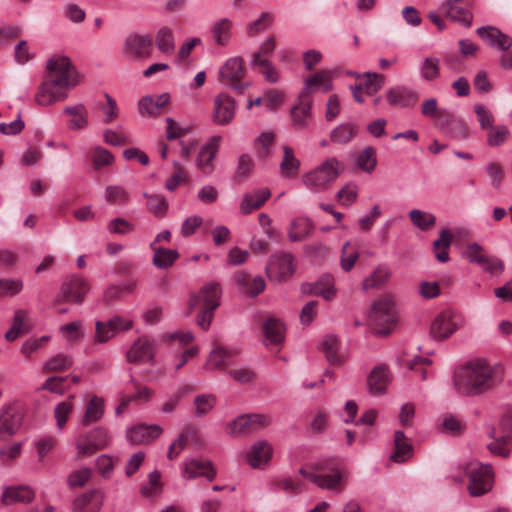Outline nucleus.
<instances>
[{
    "mask_svg": "<svg viewBox=\"0 0 512 512\" xmlns=\"http://www.w3.org/2000/svg\"><path fill=\"white\" fill-rule=\"evenodd\" d=\"M504 378V367L477 358L468 361L454 374L453 384L458 394L477 397L497 389Z\"/></svg>",
    "mask_w": 512,
    "mask_h": 512,
    "instance_id": "1",
    "label": "nucleus"
},
{
    "mask_svg": "<svg viewBox=\"0 0 512 512\" xmlns=\"http://www.w3.org/2000/svg\"><path fill=\"white\" fill-rule=\"evenodd\" d=\"M46 67L48 75L35 95V102L42 106L65 100L67 90L77 85V73L68 57L56 55L48 60Z\"/></svg>",
    "mask_w": 512,
    "mask_h": 512,
    "instance_id": "2",
    "label": "nucleus"
},
{
    "mask_svg": "<svg viewBox=\"0 0 512 512\" xmlns=\"http://www.w3.org/2000/svg\"><path fill=\"white\" fill-rule=\"evenodd\" d=\"M343 171L335 157L328 158L320 166L303 175L304 185L313 192L325 191Z\"/></svg>",
    "mask_w": 512,
    "mask_h": 512,
    "instance_id": "3",
    "label": "nucleus"
},
{
    "mask_svg": "<svg viewBox=\"0 0 512 512\" xmlns=\"http://www.w3.org/2000/svg\"><path fill=\"white\" fill-rule=\"evenodd\" d=\"M463 470L469 479L468 490L472 496H481L491 489L493 482L491 465L471 461L464 466Z\"/></svg>",
    "mask_w": 512,
    "mask_h": 512,
    "instance_id": "4",
    "label": "nucleus"
},
{
    "mask_svg": "<svg viewBox=\"0 0 512 512\" xmlns=\"http://www.w3.org/2000/svg\"><path fill=\"white\" fill-rule=\"evenodd\" d=\"M90 290L88 281L80 275H68L61 284L60 292L55 296L53 305L63 303L81 304Z\"/></svg>",
    "mask_w": 512,
    "mask_h": 512,
    "instance_id": "5",
    "label": "nucleus"
},
{
    "mask_svg": "<svg viewBox=\"0 0 512 512\" xmlns=\"http://www.w3.org/2000/svg\"><path fill=\"white\" fill-rule=\"evenodd\" d=\"M24 409L20 403L5 404L0 408V441L12 438L21 428Z\"/></svg>",
    "mask_w": 512,
    "mask_h": 512,
    "instance_id": "6",
    "label": "nucleus"
},
{
    "mask_svg": "<svg viewBox=\"0 0 512 512\" xmlns=\"http://www.w3.org/2000/svg\"><path fill=\"white\" fill-rule=\"evenodd\" d=\"M245 74L244 60L242 57L236 56L229 58L221 66L219 80L236 92L243 93L250 86L249 82H241Z\"/></svg>",
    "mask_w": 512,
    "mask_h": 512,
    "instance_id": "7",
    "label": "nucleus"
},
{
    "mask_svg": "<svg viewBox=\"0 0 512 512\" xmlns=\"http://www.w3.org/2000/svg\"><path fill=\"white\" fill-rule=\"evenodd\" d=\"M369 317L374 325L379 327L376 329L378 334H388L396 321L393 301L389 297L379 299L374 303Z\"/></svg>",
    "mask_w": 512,
    "mask_h": 512,
    "instance_id": "8",
    "label": "nucleus"
},
{
    "mask_svg": "<svg viewBox=\"0 0 512 512\" xmlns=\"http://www.w3.org/2000/svg\"><path fill=\"white\" fill-rule=\"evenodd\" d=\"M293 261V255L283 251L271 255L266 265L267 277L275 282L285 281L295 272Z\"/></svg>",
    "mask_w": 512,
    "mask_h": 512,
    "instance_id": "9",
    "label": "nucleus"
},
{
    "mask_svg": "<svg viewBox=\"0 0 512 512\" xmlns=\"http://www.w3.org/2000/svg\"><path fill=\"white\" fill-rule=\"evenodd\" d=\"M110 439L111 437L107 429L103 427H98L80 436L76 444L78 456L92 455L96 451L106 448L110 443Z\"/></svg>",
    "mask_w": 512,
    "mask_h": 512,
    "instance_id": "10",
    "label": "nucleus"
},
{
    "mask_svg": "<svg viewBox=\"0 0 512 512\" xmlns=\"http://www.w3.org/2000/svg\"><path fill=\"white\" fill-rule=\"evenodd\" d=\"M321 489L341 491L343 484L342 474L339 470H334L332 474L327 473L323 464L312 465L304 477Z\"/></svg>",
    "mask_w": 512,
    "mask_h": 512,
    "instance_id": "11",
    "label": "nucleus"
},
{
    "mask_svg": "<svg viewBox=\"0 0 512 512\" xmlns=\"http://www.w3.org/2000/svg\"><path fill=\"white\" fill-rule=\"evenodd\" d=\"M271 418L264 414H244L237 417L229 425V433L233 436L249 434L267 427Z\"/></svg>",
    "mask_w": 512,
    "mask_h": 512,
    "instance_id": "12",
    "label": "nucleus"
},
{
    "mask_svg": "<svg viewBox=\"0 0 512 512\" xmlns=\"http://www.w3.org/2000/svg\"><path fill=\"white\" fill-rule=\"evenodd\" d=\"M153 40L150 35L130 34L124 42V54L132 59H145L152 54Z\"/></svg>",
    "mask_w": 512,
    "mask_h": 512,
    "instance_id": "13",
    "label": "nucleus"
},
{
    "mask_svg": "<svg viewBox=\"0 0 512 512\" xmlns=\"http://www.w3.org/2000/svg\"><path fill=\"white\" fill-rule=\"evenodd\" d=\"M235 111V100L226 93H220L214 98L212 121L217 125L226 126L234 119Z\"/></svg>",
    "mask_w": 512,
    "mask_h": 512,
    "instance_id": "14",
    "label": "nucleus"
},
{
    "mask_svg": "<svg viewBox=\"0 0 512 512\" xmlns=\"http://www.w3.org/2000/svg\"><path fill=\"white\" fill-rule=\"evenodd\" d=\"M418 99V93L407 86L398 85L386 91L387 103L395 108L413 107Z\"/></svg>",
    "mask_w": 512,
    "mask_h": 512,
    "instance_id": "15",
    "label": "nucleus"
},
{
    "mask_svg": "<svg viewBox=\"0 0 512 512\" xmlns=\"http://www.w3.org/2000/svg\"><path fill=\"white\" fill-rule=\"evenodd\" d=\"M459 326L449 311H443L435 317L430 326V336L435 340H445L450 337Z\"/></svg>",
    "mask_w": 512,
    "mask_h": 512,
    "instance_id": "16",
    "label": "nucleus"
},
{
    "mask_svg": "<svg viewBox=\"0 0 512 512\" xmlns=\"http://www.w3.org/2000/svg\"><path fill=\"white\" fill-rule=\"evenodd\" d=\"M221 289L218 283H208L204 285L197 294L190 297V307L194 308L203 304L204 308L215 310L220 302Z\"/></svg>",
    "mask_w": 512,
    "mask_h": 512,
    "instance_id": "17",
    "label": "nucleus"
},
{
    "mask_svg": "<svg viewBox=\"0 0 512 512\" xmlns=\"http://www.w3.org/2000/svg\"><path fill=\"white\" fill-rule=\"evenodd\" d=\"M162 431V428L157 424H139L127 430L126 438L133 445L148 444L158 438Z\"/></svg>",
    "mask_w": 512,
    "mask_h": 512,
    "instance_id": "18",
    "label": "nucleus"
},
{
    "mask_svg": "<svg viewBox=\"0 0 512 512\" xmlns=\"http://www.w3.org/2000/svg\"><path fill=\"white\" fill-rule=\"evenodd\" d=\"M476 33L492 48L505 52L512 47V38L494 26L480 27Z\"/></svg>",
    "mask_w": 512,
    "mask_h": 512,
    "instance_id": "19",
    "label": "nucleus"
},
{
    "mask_svg": "<svg viewBox=\"0 0 512 512\" xmlns=\"http://www.w3.org/2000/svg\"><path fill=\"white\" fill-rule=\"evenodd\" d=\"M304 293L321 296L330 301L336 296L335 281L332 275L323 274L315 283H305L302 285Z\"/></svg>",
    "mask_w": 512,
    "mask_h": 512,
    "instance_id": "20",
    "label": "nucleus"
},
{
    "mask_svg": "<svg viewBox=\"0 0 512 512\" xmlns=\"http://www.w3.org/2000/svg\"><path fill=\"white\" fill-rule=\"evenodd\" d=\"M155 354L154 341L141 337L137 339L127 353V360L130 363H142L152 361Z\"/></svg>",
    "mask_w": 512,
    "mask_h": 512,
    "instance_id": "21",
    "label": "nucleus"
},
{
    "mask_svg": "<svg viewBox=\"0 0 512 512\" xmlns=\"http://www.w3.org/2000/svg\"><path fill=\"white\" fill-rule=\"evenodd\" d=\"M132 322L123 320L121 317H114L106 322H96L95 342L104 343L113 337L118 330H128Z\"/></svg>",
    "mask_w": 512,
    "mask_h": 512,
    "instance_id": "22",
    "label": "nucleus"
},
{
    "mask_svg": "<svg viewBox=\"0 0 512 512\" xmlns=\"http://www.w3.org/2000/svg\"><path fill=\"white\" fill-rule=\"evenodd\" d=\"M390 383L388 367L385 364L375 366L367 377L368 392L373 395L383 394Z\"/></svg>",
    "mask_w": 512,
    "mask_h": 512,
    "instance_id": "23",
    "label": "nucleus"
},
{
    "mask_svg": "<svg viewBox=\"0 0 512 512\" xmlns=\"http://www.w3.org/2000/svg\"><path fill=\"white\" fill-rule=\"evenodd\" d=\"M183 476L189 480L205 477L208 481H212L216 477V471L210 461L190 459L183 464Z\"/></svg>",
    "mask_w": 512,
    "mask_h": 512,
    "instance_id": "24",
    "label": "nucleus"
},
{
    "mask_svg": "<svg viewBox=\"0 0 512 512\" xmlns=\"http://www.w3.org/2000/svg\"><path fill=\"white\" fill-rule=\"evenodd\" d=\"M312 99L299 94V103L291 109L292 125L297 130L306 128L312 118Z\"/></svg>",
    "mask_w": 512,
    "mask_h": 512,
    "instance_id": "25",
    "label": "nucleus"
},
{
    "mask_svg": "<svg viewBox=\"0 0 512 512\" xmlns=\"http://www.w3.org/2000/svg\"><path fill=\"white\" fill-rule=\"evenodd\" d=\"M331 89V72L327 70H321L306 78L305 86L301 91L300 95H302L303 97H310V94L316 91L321 90L323 92H328Z\"/></svg>",
    "mask_w": 512,
    "mask_h": 512,
    "instance_id": "26",
    "label": "nucleus"
},
{
    "mask_svg": "<svg viewBox=\"0 0 512 512\" xmlns=\"http://www.w3.org/2000/svg\"><path fill=\"white\" fill-rule=\"evenodd\" d=\"M220 136H213L198 153L197 166L204 174H210L214 170L213 160L217 154Z\"/></svg>",
    "mask_w": 512,
    "mask_h": 512,
    "instance_id": "27",
    "label": "nucleus"
},
{
    "mask_svg": "<svg viewBox=\"0 0 512 512\" xmlns=\"http://www.w3.org/2000/svg\"><path fill=\"white\" fill-rule=\"evenodd\" d=\"M103 504V494L93 490L82 494L73 501L72 512H99Z\"/></svg>",
    "mask_w": 512,
    "mask_h": 512,
    "instance_id": "28",
    "label": "nucleus"
},
{
    "mask_svg": "<svg viewBox=\"0 0 512 512\" xmlns=\"http://www.w3.org/2000/svg\"><path fill=\"white\" fill-rule=\"evenodd\" d=\"M236 351L218 346L211 350L207 361L204 364L205 369L220 370L233 364V358Z\"/></svg>",
    "mask_w": 512,
    "mask_h": 512,
    "instance_id": "29",
    "label": "nucleus"
},
{
    "mask_svg": "<svg viewBox=\"0 0 512 512\" xmlns=\"http://www.w3.org/2000/svg\"><path fill=\"white\" fill-rule=\"evenodd\" d=\"M170 101V95L163 93L161 95H152L143 97L138 103V110L142 116H157L161 109Z\"/></svg>",
    "mask_w": 512,
    "mask_h": 512,
    "instance_id": "30",
    "label": "nucleus"
},
{
    "mask_svg": "<svg viewBox=\"0 0 512 512\" xmlns=\"http://www.w3.org/2000/svg\"><path fill=\"white\" fill-rule=\"evenodd\" d=\"M441 11L452 21L458 22L465 27H470L473 20V14L470 10L459 6L458 2L446 0L441 4Z\"/></svg>",
    "mask_w": 512,
    "mask_h": 512,
    "instance_id": "31",
    "label": "nucleus"
},
{
    "mask_svg": "<svg viewBox=\"0 0 512 512\" xmlns=\"http://www.w3.org/2000/svg\"><path fill=\"white\" fill-rule=\"evenodd\" d=\"M35 497V492L28 486H9L6 487L1 496V502L4 505L14 503H30Z\"/></svg>",
    "mask_w": 512,
    "mask_h": 512,
    "instance_id": "32",
    "label": "nucleus"
},
{
    "mask_svg": "<svg viewBox=\"0 0 512 512\" xmlns=\"http://www.w3.org/2000/svg\"><path fill=\"white\" fill-rule=\"evenodd\" d=\"M272 456V447L266 441H258L247 454V460L253 468H261L268 463Z\"/></svg>",
    "mask_w": 512,
    "mask_h": 512,
    "instance_id": "33",
    "label": "nucleus"
},
{
    "mask_svg": "<svg viewBox=\"0 0 512 512\" xmlns=\"http://www.w3.org/2000/svg\"><path fill=\"white\" fill-rule=\"evenodd\" d=\"M63 113L71 117L67 122L70 130H83L88 127V110L83 104L66 106Z\"/></svg>",
    "mask_w": 512,
    "mask_h": 512,
    "instance_id": "34",
    "label": "nucleus"
},
{
    "mask_svg": "<svg viewBox=\"0 0 512 512\" xmlns=\"http://www.w3.org/2000/svg\"><path fill=\"white\" fill-rule=\"evenodd\" d=\"M314 223L305 217L294 219L288 231L289 240L292 242H299L310 237L314 231Z\"/></svg>",
    "mask_w": 512,
    "mask_h": 512,
    "instance_id": "35",
    "label": "nucleus"
},
{
    "mask_svg": "<svg viewBox=\"0 0 512 512\" xmlns=\"http://www.w3.org/2000/svg\"><path fill=\"white\" fill-rule=\"evenodd\" d=\"M340 342L335 335H326L318 345V349L325 355L331 364L341 365L344 361L339 354Z\"/></svg>",
    "mask_w": 512,
    "mask_h": 512,
    "instance_id": "36",
    "label": "nucleus"
},
{
    "mask_svg": "<svg viewBox=\"0 0 512 512\" xmlns=\"http://www.w3.org/2000/svg\"><path fill=\"white\" fill-rule=\"evenodd\" d=\"M269 189L262 188L244 195L240 205L242 213L249 214L253 210L260 208L270 197Z\"/></svg>",
    "mask_w": 512,
    "mask_h": 512,
    "instance_id": "37",
    "label": "nucleus"
},
{
    "mask_svg": "<svg viewBox=\"0 0 512 512\" xmlns=\"http://www.w3.org/2000/svg\"><path fill=\"white\" fill-rule=\"evenodd\" d=\"M394 446L395 451L390 456V459L394 462L401 463L406 461L412 456L413 447L408 442L403 431L397 430L394 433Z\"/></svg>",
    "mask_w": 512,
    "mask_h": 512,
    "instance_id": "38",
    "label": "nucleus"
},
{
    "mask_svg": "<svg viewBox=\"0 0 512 512\" xmlns=\"http://www.w3.org/2000/svg\"><path fill=\"white\" fill-rule=\"evenodd\" d=\"M262 329L266 345L279 344L284 340L285 327L280 320L269 318L264 322Z\"/></svg>",
    "mask_w": 512,
    "mask_h": 512,
    "instance_id": "39",
    "label": "nucleus"
},
{
    "mask_svg": "<svg viewBox=\"0 0 512 512\" xmlns=\"http://www.w3.org/2000/svg\"><path fill=\"white\" fill-rule=\"evenodd\" d=\"M150 248L154 251L153 264L158 269H167L171 267L179 257L177 250L157 247L155 246V242L150 244Z\"/></svg>",
    "mask_w": 512,
    "mask_h": 512,
    "instance_id": "40",
    "label": "nucleus"
},
{
    "mask_svg": "<svg viewBox=\"0 0 512 512\" xmlns=\"http://www.w3.org/2000/svg\"><path fill=\"white\" fill-rule=\"evenodd\" d=\"M104 414V401L98 396H93L87 403L85 413L80 420L82 426L99 421Z\"/></svg>",
    "mask_w": 512,
    "mask_h": 512,
    "instance_id": "41",
    "label": "nucleus"
},
{
    "mask_svg": "<svg viewBox=\"0 0 512 512\" xmlns=\"http://www.w3.org/2000/svg\"><path fill=\"white\" fill-rule=\"evenodd\" d=\"M233 23L228 18H222L216 21L210 29L212 39L220 46L228 45L231 39V29Z\"/></svg>",
    "mask_w": 512,
    "mask_h": 512,
    "instance_id": "42",
    "label": "nucleus"
},
{
    "mask_svg": "<svg viewBox=\"0 0 512 512\" xmlns=\"http://www.w3.org/2000/svg\"><path fill=\"white\" fill-rule=\"evenodd\" d=\"M358 133V128L351 122L342 123L330 132V140L336 144L349 143Z\"/></svg>",
    "mask_w": 512,
    "mask_h": 512,
    "instance_id": "43",
    "label": "nucleus"
},
{
    "mask_svg": "<svg viewBox=\"0 0 512 512\" xmlns=\"http://www.w3.org/2000/svg\"><path fill=\"white\" fill-rule=\"evenodd\" d=\"M73 364V358L64 353H58L50 357L42 366L44 373L63 372L68 370Z\"/></svg>",
    "mask_w": 512,
    "mask_h": 512,
    "instance_id": "44",
    "label": "nucleus"
},
{
    "mask_svg": "<svg viewBox=\"0 0 512 512\" xmlns=\"http://www.w3.org/2000/svg\"><path fill=\"white\" fill-rule=\"evenodd\" d=\"M283 158L280 163V171L286 178H294L299 171L300 161L295 157L289 146H283Z\"/></svg>",
    "mask_w": 512,
    "mask_h": 512,
    "instance_id": "45",
    "label": "nucleus"
},
{
    "mask_svg": "<svg viewBox=\"0 0 512 512\" xmlns=\"http://www.w3.org/2000/svg\"><path fill=\"white\" fill-rule=\"evenodd\" d=\"M157 48L164 54L170 55L175 50L174 34L171 28L161 27L155 36Z\"/></svg>",
    "mask_w": 512,
    "mask_h": 512,
    "instance_id": "46",
    "label": "nucleus"
},
{
    "mask_svg": "<svg viewBox=\"0 0 512 512\" xmlns=\"http://www.w3.org/2000/svg\"><path fill=\"white\" fill-rule=\"evenodd\" d=\"M473 264H477L484 271L490 274H500L504 270V263L501 259L491 256L484 250Z\"/></svg>",
    "mask_w": 512,
    "mask_h": 512,
    "instance_id": "47",
    "label": "nucleus"
},
{
    "mask_svg": "<svg viewBox=\"0 0 512 512\" xmlns=\"http://www.w3.org/2000/svg\"><path fill=\"white\" fill-rule=\"evenodd\" d=\"M390 277V271L385 266H378L373 273L363 280V290L377 288L383 285Z\"/></svg>",
    "mask_w": 512,
    "mask_h": 512,
    "instance_id": "48",
    "label": "nucleus"
},
{
    "mask_svg": "<svg viewBox=\"0 0 512 512\" xmlns=\"http://www.w3.org/2000/svg\"><path fill=\"white\" fill-rule=\"evenodd\" d=\"M27 315L28 314L25 310L19 309L15 311L11 328L5 333V339L7 341H14L25 332L24 322L27 318Z\"/></svg>",
    "mask_w": 512,
    "mask_h": 512,
    "instance_id": "49",
    "label": "nucleus"
},
{
    "mask_svg": "<svg viewBox=\"0 0 512 512\" xmlns=\"http://www.w3.org/2000/svg\"><path fill=\"white\" fill-rule=\"evenodd\" d=\"M274 21V16L269 12H262L260 17L256 19L255 21L250 22L247 27V35L250 37H254L255 35L259 34L260 32H263L267 30Z\"/></svg>",
    "mask_w": 512,
    "mask_h": 512,
    "instance_id": "50",
    "label": "nucleus"
},
{
    "mask_svg": "<svg viewBox=\"0 0 512 512\" xmlns=\"http://www.w3.org/2000/svg\"><path fill=\"white\" fill-rule=\"evenodd\" d=\"M420 73L424 80L434 81L440 76V61L436 57H427L424 59Z\"/></svg>",
    "mask_w": 512,
    "mask_h": 512,
    "instance_id": "51",
    "label": "nucleus"
},
{
    "mask_svg": "<svg viewBox=\"0 0 512 512\" xmlns=\"http://www.w3.org/2000/svg\"><path fill=\"white\" fill-rule=\"evenodd\" d=\"M144 197L147 198V207L148 210L156 217H163L168 209V202L164 196L154 194L149 195L147 193L143 194Z\"/></svg>",
    "mask_w": 512,
    "mask_h": 512,
    "instance_id": "52",
    "label": "nucleus"
},
{
    "mask_svg": "<svg viewBox=\"0 0 512 512\" xmlns=\"http://www.w3.org/2000/svg\"><path fill=\"white\" fill-rule=\"evenodd\" d=\"M216 404V398L212 394H201L195 397L194 399V407H195V416L202 417L209 413Z\"/></svg>",
    "mask_w": 512,
    "mask_h": 512,
    "instance_id": "53",
    "label": "nucleus"
},
{
    "mask_svg": "<svg viewBox=\"0 0 512 512\" xmlns=\"http://www.w3.org/2000/svg\"><path fill=\"white\" fill-rule=\"evenodd\" d=\"M411 222L421 230H427L435 224L436 218L433 214L422 210L413 209L409 213Z\"/></svg>",
    "mask_w": 512,
    "mask_h": 512,
    "instance_id": "54",
    "label": "nucleus"
},
{
    "mask_svg": "<svg viewBox=\"0 0 512 512\" xmlns=\"http://www.w3.org/2000/svg\"><path fill=\"white\" fill-rule=\"evenodd\" d=\"M401 364L406 366L408 369L420 373L421 380L426 379V365H430L432 362L427 357L414 356L412 358H400Z\"/></svg>",
    "mask_w": 512,
    "mask_h": 512,
    "instance_id": "55",
    "label": "nucleus"
},
{
    "mask_svg": "<svg viewBox=\"0 0 512 512\" xmlns=\"http://www.w3.org/2000/svg\"><path fill=\"white\" fill-rule=\"evenodd\" d=\"M251 67L261 66L264 67L265 70L262 72L265 76V79L268 82L276 83L279 80V73L276 68L271 64L268 59H259L258 54H253L250 62Z\"/></svg>",
    "mask_w": 512,
    "mask_h": 512,
    "instance_id": "56",
    "label": "nucleus"
},
{
    "mask_svg": "<svg viewBox=\"0 0 512 512\" xmlns=\"http://www.w3.org/2000/svg\"><path fill=\"white\" fill-rule=\"evenodd\" d=\"M359 258L357 249L352 248L350 242H346L341 249L340 266L345 272H349Z\"/></svg>",
    "mask_w": 512,
    "mask_h": 512,
    "instance_id": "57",
    "label": "nucleus"
},
{
    "mask_svg": "<svg viewBox=\"0 0 512 512\" xmlns=\"http://www.w3.org/2000/svg\"><path fill=\"white\" fill-rule=\"evenodd\" d=\"M357 164L365 172L373 171L377 164L375 149L370 146L365 147L358 155Z\"/></svg>",
    "mask_w": 512,
    "mask_h": 512,
    "instance_id": "58",
    "label": "nucleus"
},
{
    "mask_svg": "<svg viewBox=\"0 0 512 512\" xmlns=\"http://www.w3.org/2000/svg\"><path fill=\"white\" fill-rule=\"evenodd\" d=\"M445 133L456 140H466L470 136L469 127L466 122L457 117L454 118Z\"/></svg>",
    "mask_w": 512,
    "mask_h": 512,
    "instance_id": "59",
    "label": "nucleus"
},
{
    "mask_svg": "<svg viewBox=\"0 0 512 512\" xmlns=\"http://www.w3.org/2000/svg\"><path fill=\"white\" fill-rule=\"evenodd\" d=\"M275 134L273 132H262L255 140V145L259 147L258 157L265 159L269 157L273 146Z\"/></svg>",
    "mask_w": 512,
    "mask_h": 512,
    "instance_id": "60",
    "label": "nucleus"
},
{
    "mask_svg": "<svg viewBox=\"0 0 512 512\" xmlns=\"http://www.w3.org/2000/svg\"><path fill=\"white\" fill-rule=\"evenodd\" d=\"M364 88L368 95L377 93L385 83V77L377 73L367 72L363 75Z\"/></svg>",
    "mask_w": 512,
    "mask_h": 512,
    "instance_id": "61",
    "label": "nucleus"
},
{
    "mask_svg": "<svg viewBox=\"0 0 512 512\" xmlns=\"http://www.w3.org/2000/svg\"><path fill=\"white\" fill-rule=\"evenodd\" d=\"M509 135V130L505 125L492 126L487 134V144L491 147L503 144Z\"/></svg>",
    "mask_w": 512,
    "mask_h": 512,
    "instance_id": "62",
    "label": "nucleus"
},
{
    "mask_svg": "<svg viewBox=\"0 0 512 512\" xmlns=\"http://www.w3.org/2000/svg\"><path fill=\"white\" fill-rule=\"evenodd\" d=\"M105 199L112 204H124L129 201V194L123 187L111 185L106 187Z\"/></svg>",
    "mask_w": 512,
    "mask_h": 512,
    "instance_id": "63",
    "label": "nucleus"
},
{
    "mask_svg": "<svg viewBox=\"0 0 512 512\" xmlns=\"http://www.w3.org/2000/svg\"><path fill=\"white\" fill-rule=\"evenodd\" d=\"M73 410V403L71 401H63L56 405L54 409V416L56 419L57 427L62 430L69 419Z\"/></svg>",
    "mask_w": 512,
    "mask_h": 512,
    "instance_id": "64",
    "label": "nucleus"
}]
</instances>
